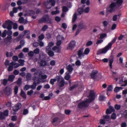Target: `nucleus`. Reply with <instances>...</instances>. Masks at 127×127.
<instances>
[{"label": "nucleus", "mask_w": 127, "mask_h": 127, "mask_svg": "<svg viewBox=\"0 0 127 127\" xmlns=\"http://www.w3.org/2000/svg\"><path fill=\"white\" fill-rule=\"evenodd\" d=\"M117 39V38L116 37H115L111 42L109 43L108 45L104 48L98 51L97 52V55H99L101 54H104L106 53L108 50L111 49L113 44L116 41Z\"/></svg>", "instance_id": "1"}, {"label": "nucleus", "mask_w": 127, "mask_h": 127, "mask_svg": "<svg viewBox=\"0 0 127 127\" xmlns=\"http://www.w3.org/2000/svg\"><path fill=\"white\" fill-rule=\"evenodd\" d=\"M38 23H46L51 24V20H49V17L48 15H45L40 19L38 20Z\"/></svg>", "instance_id": "2"}, {"label": "nucleus", "mask_w": 127, "mask_h": 127, "mask_svg": "<svg viewBox=\"0 0 127 127\" xmlns=\"http://www.w3.org/2000/svg\"><path fill=\"white\" fill-rule=\"evenodd\" d=\"M91 102H90L88 99H87L85 101L82 102H80V108L81 107L86 108L88 107L89 105V103Z\"/></svg>", "instance_id": "3"}, {"label": "nucleus", "mask_w": 127, "mask_h": 127, "mask_svg": "<svg viewBox=\"0 0 127 127\" xmlns=\"http://www.w3.org/2000/svg\"><path fill=\"white\" fill-rule=\"evenodd\" d=\"M116 5V3L115 2H112L109 5L110 9L107 10L108 12L112 13L115 11V7Z\"/></svg>", "instance_id": "4"}, {"label": "nucleus", "mask_w": 127, "mask_h": 127, "mask_svg": "<svg viewBox=\"0 0 127 127\" xmlns=\"http://www.w3.org/2000/svg\"><path fill=\"white\" fill-rule=\"evenodd\" d=\"M90 102H92L95 99V93L93 90H91L90 92L89 95L88 97Z\"/></svg>", "instance_id": "5"}, {"label": "nucleus", "mask_w": 127, "mask_h": 127, "mask_svg": "<svg viewBox=\"0 0 127 127\" xmlns=\"http://www.w3.org/2000/svg\"><path fill=\"white\" fill-rule=\"evenodd\" d=\"M76 45V42L74 40L71 41L68 45L67 49L72 50Z\"/></svg>", "instance_id": "6"}, {"label": "nucleus", "mask_w": 127, "mask_h": 127, "mask_svg": "<svg viewBox=\"0 0 127 127\" xmlns=\"http://www.w3.org/2000/svg\"><path fill=\"white\" fill-rule=\"evenodd\" d=\"M47 4L46 6L48 5H50V6L49 7H46L47 8L49 9L52 7V6H54L55 5V2L54 0H47Z\"/></svg>", "instance_id": "7"}, {"label": "nucleus", "mask_w": 127, "mask_h": 127, "mask_svg": "<svg viewBox=\"0 0 127 127\" xmlns=\"http://www.w3.org/2000/svg\"><path fill=\"white\" fill-rule=\"evenodd\" d=\"M3 92L5 95H9L11 94L12 92V90L10 88L6 87L4 90Z\"/></svg>", "instance_id": "8"}, {"label": "nucleus", "mask_w": 127, "mask_h": 127, "mask_svg": "<svg viewBox=\"0 0 127 127\" xmlns=\"http://www.w3.org/2000/svg\"><path fill=\"white\" fill-rule=\"evenodd\" d=\"M21 105L20 103H18L15 104L13 107V110L14 112H16L21 108Z\"/></svg>", "instance_id": "9"}, {"label": "nucleus", "mask_w": 127, "mask_h": 127, "mask_svg": "<svg viewBox=\"0 0 127 127\" xmlns=\"http://www.w3.org/2000/svg\"><path fill=\"white\" fill-rule=\"evenodd\" d=\"M5 23L7 26V28L8 30H11L12 28V25L13 23V22L9 20H7L5 21Z\"/></svg>", "instance_id": "10"}, {"label": "nucleus", "mask_w": 127, "mask_h": 127, "mask_svg": "<svg viewBox=\"0 0 127 127\" xmlns=\"http://www.w3.org/2000/svg\"><path fill=\"white\" fill-rule=\"evenodd\" d=\"M66 68L68 71L66 72V73H68V74H71L73 69L72 65L70 64H69L67 66Z\"/></svg>", "instance_id": "11"}, {"label": "nucleus", "mask_w": 127, "mask_h": 127, "mask_svg": "<svg viewBox=\"0 0 127 127\" xmlns=\"http://www.w3.org/2000/svg\"><path fill=\"white\" fill-rule=\"evenodd\" d=\"M98 71L95 70L93 71L91 74V76L92 78L93 79H95L97 77L96 74H97Z\"/></svg>", "instance_id": "12"}, {"label": "nucleus", "mask_w": 127, "mask_h": 127, "mask_svg": "<svg viewBox=\"0 0 127 127\" xmlns=\"http://www.w3.org/2000/svg\"><path fill=\"white\" fill-rule=\"evenodd\" d=\"M12 36H7L4 39V41L6 43H10L12 41Z\"/></svg>", "instance_id": "13"}, {"label": "nucleus", "mask_w": 127, "mask_h": 127, "mask_svg": "<svg viewBox=\"0 0 127 127\" xmlns=\"http://www.w3.org/2000/svg\"><path fill=\"white\" fill-rule=\"evenodd\" d=\"M32 79L33 81V82H35L36 83V84H39L41 82L40 80L39 79L37 76H33V77Z\"/></svg>", "instance_id": "14"}, {"label": "nucleus", "mask_w": 127, "mask_h": 127, "mask_svg": "<svg viewBox=\"0 0 127 127\" xmlns=\"http://www.w3.org/2000/svg\"><path fill=\"white\" fill-rule=\"evenodd\" d=\"M13 62H11L8 65V67L7 68V70L9 72H11L13 70L14 67L13 66Z\"/></svg>", "instance_id": "15"}, {"label": "nucleus", "mask_w": 127, "mask_h": 127, "mask_svg": "<svg viewBox=\"0 0 127 127\" xmlns=\"http://www.w3.org/2000/svg\"><path fill=\"white\" fill-rule=\"evenodd\" d=\"M40 65L41 66H44L47 65L46 61L44 59L41 60L39 62Z\"/></svg>", "instance_id": "16"}, {"label": "nucleus", "mask_w": 127, "mask_h": 127, "mask_svg": "<svg viewBox=\"0 0 127 127\" xmlns=\"http://www.w3.org/2000/svg\"><path fill=\"white\" fill-rule=\"evenodd\" d=\"M65 83L64 80L63 79L58 83V86L60 88H61L64 85Z\"/></svg>", "instance_id": "17"}, {"label": "nucleus", "mask_w": 127, "mask_h": 127, "mask_svg": "<svg viewBox=\"0 0 127 127\" xmlns=\"http://www.w3.org/2000/svg\"><path fill=\"white\" fill-rule=\"evenodd\" d=\"M77 18V14L76 12H75L73 14L72 17V22L73 23H74Z\"/></svg>", "instance_id": "18"}, {"label": "nucleus", "mask_w": 127, "mask_h": 127, "mask_svg": "<svg viewBox=\"0 0 127 127\" xmlns=\"http://www.w3.org/2000/svg\"><path fill=\"white\" fill-rule=\"evenodd\" d=\"M123 83L124 84H122L121 86L122 87L126 86L127 85V80H126L123 81V79H121L119 82V83L120 84H121Z\"/></svg>", "instance_id": "19"}, {"label": "nucleus", "mask_w": 127, "mask_h": 127, "mask_svg": "<svg viewBox=\"0 0 127 127\" xmlns=\"http://www.w3.org/2000/svg\"><path fill=\"white\" fill-rule=\"evenodd\" d=\"M15 76L13 75H11L8 76V80L10 82H12L14 80Z\"/></svg>", "instance_id": "20"}, {"label": "nucleus", "mask_w": 127, "mask_h": 127, "mask_svg": "<svg viewBox=\"0 0 127 127\" xmlns=\"http://www.w3.org/2000/svg\"><path fill=\"white\" fill-rule=\"evenodd\" d=\"M86 24L85 23H82L81 22H80V29H85L86 28Z\"/></svg>", "instance_id": "21"}, {"label": "nucleus", "mask_w": 127, "mask_h": 127, "mask_svg": "<svg viewBox=\"0 0 127 127\" xmlns=\"http://www.w3.org/2000/svg\"><path fill=\"white\" fill-rule=\"evenodd\" d=\"M55 78L56 79V81H57L58 83L61 81L62 80L64 79L62 76L59 75L56 76V78Z\"/></svg>", "instance_id": "22"}, {"label": "nucleus", "mask_w": 127, "mask_h": 127, "mask_svg": "<svg viewBox=\"0 0 127 127\" xmlns=\"http://www.w3.org/2000/svg\"><path fill=\"white\" fill-rule=\"evenodd\" d=\"M59 118L58 117H56L55 118H54L52 121V123L53 125L56 126L55 125H54V123L56 122H59V123H60V122L59 121Z\"/></svg>", "instance_id": "23"}, {"label": "nucleus", "mask_w": 127, "mask_h": 127, "mask_svg": "<svg viewBox=\"0 0 127 127\" xmlns=\"http://www.w3.org/2000/svg\"><path fill=\"white\" fill-rule=\"evenodd\" d=\"M102 118L105 120V121H108L109 120L110 117L108 115H103Z\"/></svg>", "instance_id": "24"}, {"label": "nucleus", "mask_w": 127, "mask_h": 127, "mask_svg": "<svg viewBox=\"0 0 127 127\" xmlns=\"http://www.w3.org/2000/svg\"><path fill=\"white\" fill-rule=\"evenodd\" d=\"M37 84L34 82L33 83L32 85H30V88L32 89V90H34L35 89L36 86H37Z\"/></svg>", "instance_id": "25"}, {"label": "nucleus", "mask_w": 127, "mask_h": 127, "mask_svg": "<svg viewBox=\"0 0 127 127\" xmlns=\"http://www.w3.org/2000/svg\"><path fill=\"white\" fill-rule=\"evenodd\" d=\"M123 88L121 87H116L114 88V91L116 93H117L120 90H122Z\"/></svg>", "instance_id": "26"}, {"label": "nucleus", "mask_w": 127, "mask_h": 127, "mask_svg": "<svg viewBox=\"0 0 127 127\" xmlns=\"http://www.w3.org/2000/svg\"><path fill=\"white\" fill-rule=\"evenodd\" d=\"M5 55L7 57H9L12 56L13 55V53L12 52H10L9 54L8 51L6 52Z\"/></svg>", "instance_id": "27"}, {"label": "nucleus", "mask_w": 127, "mask_h": 127, "mask_svg": "<svg viewBox=\"0 0 127 127\" xmlns=\"http://www.w3.org/2000/svg\"><path fill=\"white\" fill-rule=\"evenodd\" d=\"M113 90V87L111 85H109L107 88V94L108 95V91H112Z\"/></svg>", "instance_id": "28"}, {"label": "nucleus", "mask_w": 127, "mask_h": 127, "mask_svg": "<svg viewBox=\"0 0 127 127\" xmlns=\"http://www.w3.org/2000/svg\"><path fill=\"white\" fill-rule=\"evenodd\" d=\"M3 114L5 118L7 117L9 115V111L8 109L5 110L3 112Z\"/></svg>", "instance_id": "29"}, {"label": "nucleus", "mask_w": 127, "mask_h": 127, "mask_svg": "<svg viewBox=\"0 0 127 127\" xmlns=\"http://www.w3.org/2000/svg\"><path fill=\"white\" fill-rule=\"evenodd\" d=\"M5 118V117L4 116L3 112L0 111V120H3Z\"/></svg>", "instance_id": "30"}, {"label": "nucleus", "mask_w": 127, "mask_h": 127, "mask_svg": "<svg viewBox=\"0 0 127 127\" xmlns=\"http://www.w3.org/2000/svg\"><path fill=\"white\" fill-rule=\"evenodd\" d=\"M21 95L24 98H26V96L25 93L22 90H21Z\"/></svg>", "instance_id": "31"}, {"label": "nucleus", "mask_w": 127, "mask_h": 127, "mask_svg": "<svg viewBox=\"0 0 127 127\" xmlns=\"http://www.w3.org/2000/svg\"><path fill=\"white\" fill-rule=\"evenodd\" d=\"M32 75L30 73H28L27 74L26 77L27 80H30L31 78Z\"/></svg>", "instance_id": "32"}, {"label": "nucleus", "mask_w": 127, "mask_h": 127, "mask_svg": "<svg viewBox=\"0 0 127 127\" xmlns=\"http://www.w3.org/2000/svg\"><path fill=\"white\" fill-rule=\"evenodd\" d=\"M90 52V49L88 48H87L85 49L84 53V56L85 55H87L89 54Z\"/></svg>", "instance_id": "33"}, {"label": "nucleus", "mask_w": 127, "mask_h": 127, "mask_svg": "<svg viewBox=\"0 0 127 127\" xmlns=\"http://www.w3.org/2000/svg\"><path fill=\"white\" fill-rule=\"evenodd\" d=\"M113 62V58H111L109 60V66L111 69L112 68V64Z\"/></svg>", "instance_id": "34"}, {"label": "nucleus", "mask_w": 127, "mask_h": 127, "mask_svg": "<svg viewBox=\"0 0 127 127\" xmlns=\"http://www.w3.org/2000/svg\"><path fill=\"white\" fill-rule=\"evenodd\" d=\"M66 73V75L64 77V79L66 80H68L71 77L70 75H69L70 74H68V73Z\"/></svg>", "instance_id": "35"}, {"label": "nucleus", "mask_w": 127, "mask_h": 127, "mask_svg": "<svg viewBox=\"0 0 127 127\" xmlns=\"http://www.w3.org/2000/svg\"><path fill=\"white\" fill-rule=\"evenodd\" d=\"M83 10L84 12L87 13H88L89 11L90 8L88 7L86 8L85 9L83 8Z\"/></svg>", "instance_id": "36"}, {"label": "nucleus", "mask_w": 127, "mask_h": 127, "mask_svg": "<svg viewBox=\"0 0 127 127\" xmlns=\"http://www.w3.org/2000/svg\"><path fill=\"white\" fill-rule=\"evenodd\" d=\"M47 53L50 57H52L54 55V52L52 51H49Z\"/></svg>", "instance_id": "37"}, {"label": "nucleus", "mask_w": 127, "mask_h": 127, "mask_svg": "<svg viewBox=\"0 0 127 127\" xmlns=\"http://www.w3.org/2000/svg\"><path fill=\"white\" fill-rule=\"evenodd\" d=\"M12 62H13L14 63H13V66H14V67L15 68L19 67L20 66V65L19 64L17 63H15L13 61H12Z\"/></svg>", "instance_id": "38"}, {"label": "nucleus", "mask_w": 127, "mask_h": 127, "mask_svg": "<svg viewBox=\"0 0 127 127\" xmlns=\"http://www.w3.org/2000/svg\"><path fill=\"white\" fill-rule=\"evenodd\" d=\"M21 36H20V35L17 37L16 38L14 39V42H17L19 41L21 39Z\"/></svg>", "instance_id": "39"}, {"label": "nucleus", "mask_w": 127, "mask_h": 127, "mask_svg": "<svg viewBox=\"0 0 127 127\" xmlns=\"http://www.w3.org/2000/svg\"><path fill=\"white\" fill-rule=\"evenodd\" d=\"M106 99L105 97L103 95L100 96L98 98V99L100 101H103L105 100Z\"/></svg>", "instance_id": "40"}, {"label": "nucleus", "mask_w": 127, "mask_h": 127, "mask_svg": "<svg viewBox=\"0 0 127 127\" xmlns=\"http://www.w3.org/2000/svg\"><path fill=\"white\" fill-rule=\"evenodd\" d=\"M12 103L11 101H8L6 104V106L8 107H10L12 106Z\"/></svg>", "instance_id": "41"}, {"label": "nucleus", "mask_w": 127, "mask_h": 127, "mask_svg": "<svg viewBox=\"0 0 127 127\" xmlns=\"http://www.w3.org/2000/svg\"><path fill=\"white\" fill-rule=\"evenodd\" d=\"M18 62L19 63L21 64V66H23L24 64V60H23L20 59L18 60Z\"/></svg>", "instance_id": "42"}, {"label": "nucleus", "mask_w": 127, "mask_h": 127, "mask_svg": "<svg viewBox=\"0 0 127 127\" xmlns=\"http://www.w3.org/2000/svg\"><path fill=\"white\" fill-rule=\"evenodd\" d=\"M40 52L39 49L38 48H36L33 51L34 53L36 54H38Z\"/></svg>", "instance_id": "43"}, {"label": "nucleus", "mask_w": 127, "mask_h": 127, "mask_svg": "<svg viewBox=\"0 0 127 127\" xmlns=\"http://www.w3.org/2000/svg\"><path fill=\"white\" fill-rule=\"evenodd\" d=\"M48 27L47 25H45L42 28L41 30L44 31L48 29Z\"/></svg>", "instance_id": "44"}, {"label": "nucleus", "mask_w": 127, "mask_h": 127, "mask_svg": "<svg viewBox=\"0 0 127 127\" xmlns=\"http://www.w3.org/2000/svg\"><path fill=\"white\" fill-rule=\"evenodd\" d=\"M68 9L66 6H63V7L62 10L63 12H65L68 11Z\"/></svg>", "instance_id": "45"}, {"label": "nucleus", "mask_w": 127, "mask_h": 127, "mask_svg": "<svg viewBox=\"0 0 127 127\" xmlns=\"http://www.w3.org/2000/svg\"><path fill=\"white\" fill-rule=\"evenodd\" d=\"M18 88L17 86H16L15 87L14 89V92L15 94H16L18 93Z\"/></svg>", "instance_id": "46"}, {"label": "nucleus", "mask_w": 127, "mask_h": 127, "mask_svg": "<svg viewBox=\"0 0 127 127\" xmlns=\"http://www.w3.org/2000/svg\"><path fill=\"white\" fill-rule=\"evenodd\" d=\"M29 111L27 109H24L23 111V114L24 115H26L28 114Z\"/></svg>", "instance_id": "47"}, {"label": "nucleus", "mask_w": 127, "mask_h": 127, "mask_svg": "<svg viewBox=\"0 0 127 127\" xmlns=\"http://www.w3.org/2000/svg\"><path fill=\"white\" fill-rule=\"evenodd\" d=\"M56 81V79L55 78L51 79L50 81V83L51 84L53 85L54 84V82Z\"/></svg>", "instance_id": "48"}, {"label": "nucleus", "mask_w": 127, "mask_h": 127, "mask_svg": "<svg viewBox=\"0 0 127 127\" xmlns=\"http://www.w3.org/2000/svg\"><path fill=\"white\" fill-rule=\"evenodd\" d=\"M105 120L104 119H100L99 121V123L100 124L104 125L105 124Z\"/></svg>", "instance_id": "49"}, {"label": "nucleus", "mask_w": 127, "mask_h": 127, "mask_svg": "<svg viewBox=\"0 0 127 127\" xmlns=\"http://www.w3.org/2000/svg\"><path fill=\"white\" fill-rule=\"evenodd\" d=\"M107 34L105 33H102L100 34L99 37V38L102 39L103 38L105 37L106 36Z\"/></svg>", "instance_id": "50"}, {"label": "nucleus", "mask_w": 127, "mask_h": 127, "mask_svg": "<svg viewBox=\"0 0 127 127\" xmlns=\"http://www.w3.org/2000/svg\"><path fill=\"white\" fill-rule=\"evenodd\" d=\"M77 86L78 85L77 84H74L69 88V90L70 91H72L75 88L77 87Z\"/></svg>", "instance_id": "51"}, {"label": "nucleus", "mask_w": 127, "mask_h": 127, "mask_svg": "<svg viewBox=\"0 0 127 127\" xmlns=\"http://www.w3.org/2000/svg\"><path fill=\"white\" fill-rule=\"evenodd\" d=\"M71 111L70 110L65 109L64 111L65 113L67 115H69L71 113Z\"/></svg>", "instance_id": "52"}, {"label": "nucleus", "mask_w": 127, "mask_h": 127, "mask_svg": "<svg viewBox=\"0 0 127 127\" xmlns=\"http://www.w3.org/2000/svg\"><path fill=\"white\" fill-rule=\"evenodd\" d=\"M6 34L7 31L4 30L2 33L1 36L3 37H4L6 36Z\"/></svg>", "instance_id": "53"}, {"label": "nucleus", "mask_w": 127, "mask_h": 127, "mask_svg": "<svg viewBox=\"0 0 127 127\" xmlns=\"http://www.w3.org/2000/svg\"><path fill=\"white\" fill-rule=\"evenodd\" d=\"M30 88V85H26L24 87V89L25 91L28 90Z\"/></svg>", "instance_id": "54"}, {"label": "nucleus", "mask_w": 127, "mask_h": 127, "mask_svg": "<svg viewBox=\"0 0 127 127\" xmlns=\"http://www.w3.org/2000/svg\"><path fill=\"white\" fill-rule=\"evenodd\" d=\"M44 38V36L43 34H41L39 36L38 38L40 40H42Z\"/></svg>", "instance_id": "55"}, {"label": "nucleus", "mask_w": 127, "mask_h": 127, "mask_svg": "<svg viewBox=\"0 0 127 127\" xmlns=\"http://www.w3.org/2000/svg\"><path fill=\"white\" fill-rule=\"evenodd\" d=\"M7 34L8 36H12L11 35L12 34V32L11 30H8L7 32Z\"/></svg>", "instance_id": "56"}, {"label": "nucleus", "mask_w": 127, "mask_h": 127, "mask_svg": "<svg viewBox=\"0 0 127 127\" xmlns=\"http://www.w3.org/2000/svg\"><path fill=\"white\" fill-rule=\"evenodd\" d=\"M121 107V106L117 104H116L115 106V109L117 110H119L120 109Z\"/></svg>", "instance_id": "57"}, {"label": "nucleus", "mask_w": 127, "mask_h": 127, "mask_svg": "<svg viewBox=\"0 0 127 127\" xmlns=\"http://www.w3.org/2000/svg\"><path fill=\"white\" fill-rule=\"evenodd\" d=\"M24 36L25 35H29L30 33V31L28 30H25L24 31Z\"/></svg>", "instance_id": "58"}, {"label": "nucleus", "mask_w": 127, "mask_h": 127, "mask_svg": "<svg viewBox=\"0 0 127 127\" xmlns=\"http://www.w3.org/2000/svg\"><path fill=\"white\" fill-rule=\"evenodd\" d=\"M116 118V115L115 113H113L111 115V118L112 119H115Z\"/></svg>", "instance_id": "59"}, {"label": "nucleus", "mask_w": 127, "mask_h": 127, "mask_svg": "<svg viewBox=\"0 0 127 127\" xmlns=\"http://www.w3.org/2000/svg\"><path fill=\"white\" fill-rule=\"evenodd\" d=\"M102 24L103 26L105 27L107 26L108 24V23L106 21H104L103 22Z\"/></svg>", "instance_id": "60"}, {"label": "nucleus", "mask_w": 127, "mask_h": 127, "mask_svg": "<svg viewBox=\"0 0 127 127\" xmlns=\"http://www.w3.org/2000/svg\"><path fill=\"white\" fill-rule=\"evenodd\" d=\"M123 0H117L116 1V3L117 4L121 5L123 3Z\"/></svg>", "instance_id": "61"}, {"label": "nucleus", "mask_w": 127, "mask_h": 127, "mask_svg": "<svg viewBox=\"0 0 127 127\" xmlns=\"http://www.w3.org/2000/svg\"><path fill=\"white\" fill-rule=\"evenodd\" d=\"M18 58L17 56H14L12 57L13 60L15 61H17L18 60Z\"/></svg>", "instance_id": "62"}, {"label": "nucleus", "mask_w": 127, "mask_h": 127, "mask_svg": "<svg viewBox=\"0 0 127 127\" xmlns=\"http://www.w3.org/2000/svg\"><path fill=\"white\" fill-rule=\"evenodd\" d=\"M34 54L33 52L30 51L28 53V55L29 56L32 57L33 56Z\"/></svg>", "instance_id": "63"}, {"label": "nucleus", "mask_w": 127, "mask_h": 127, "mask_svg": "<svg viewBox=\"0 0 127 127\" xmlns=\"http://www.w3.org/2000/svg\"><path fill=\"white\" fill-rule=\"evenodd\" d=\"M93 44V42L91 41H88L86 44V45L88 46L91 45H92Z\"/></svg>", "instance_id": "64"}]
</instances>
